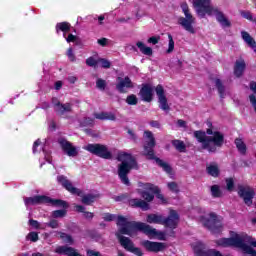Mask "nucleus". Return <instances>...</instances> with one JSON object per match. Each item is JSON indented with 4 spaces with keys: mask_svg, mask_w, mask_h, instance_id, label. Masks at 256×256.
<instances>
[{
    "mask_svg": "<svg viewBox=\"0 0 256 256\" xmlns=\"http://www.w3.org/2000/svg\"><path fill=\"white\" fill-rule=\"evenodd\" d=\"M107 41H108L107 38H100V39H98L97 43L101 47H106L107 46Z\"/></svg>",
    "mask_w": 256,
    "mask_h": 256,
    "instance_id": "60",
    "label": "nucleus"
},
{
    "mask_svg": "<svg viewBox=\"0 0 256 256\" xmlns=\"http://www.w3.org/2000/svg\"><path fill=\"white\" fill-rule=\"evenodd\" d=\"M193 5L200 19H205L206 15H216V20L222 27H231V21L218 8L211 6V0H193Z\"/></svg>",
    "mask_w": 256,
    "mask_h": 256,
    "instance_id": "3",
    "label": "nucleus"
},
{
    "mask_svg": "<svg viewBox=\"0 0 256 256\" xmlns=\"http://www.w3.org/2000/svg\"><path fill=\"white\" fill-rule=\"evenodd\" d=\"M116 225L121 227L119 229L121 235H131V233H135V231L147 234L155 233V230H152L150 225L143 222L128 221L127 218L121 215H118Z\"/></svg>",
    "mask_w": 256,
    "mask_h": 256,
    "instance_id": "5",
    "label": "nucleus"
},
{
    "mask_svg": "<svg viewBox=\"0 0 256 256\" xmlns=\"http://www.w3.org/2000/svg\"><path fill=\"white\" fill-rule=\"evenodd\" d=\"M58 143L62 151H64V153H66L68 157H77V155H79V151H77V148L73 146L71 142L67 141V139L61 138L58 140Z\"/></svg>",
    "mask_w": 256,
    "mask_h": 256,
    "instance_id": "18",
    "label": "nucleus"
},
{
    "mask_svg": "<svg viewBox=\"0 0 256 256\" xmlns=\"http://www.w3.org/2000/svg\"><path fill=\"white\" fill-rule=\"evenodd\" d=\"M98 63H101L102 69H111V62L105 58L98 59Z\"/></svg>",
    "mask_w": 256,
    "mask_h": 256,
    "instance_id": "43",
    "label": "nucleus"
},
{
    "mask_svg": "<svg viewBox=\"0 0 256 256\" xmlns=\"http://www.w3.org/2000/svg\"><path fill=\"white\" fill-rule=\"evenodd\" d=\"M74 211L76 213H82V217L86 219V221H91L93 217H95V213L87 211V208L83 205L75 204Z\"/></svg>",
    "mask_w": 256,
    "mask_h": 256,
    "instance_id": "23",
    "label": "nucleus"
},
{
    "mask_svg": "<svg viewBox=\"0 0 256 256\" xmlns=\"http://www.w3.org/2000/svg\"><path fill=\"white\" fill-rule=\"evenodd\" d=\"M136 46L140 50V53H142L143 55H147L148 57H151V55H153V48L145 46V43L138 41L136 43Z\"/></svg>",
    "mask_w": 256,
    "mask_h": 256,
    "instance_id": "32",
    "label": "nucleus"
},
{
    "mask_svg": "<svg viewBox=\"0 0 256 256\" xmlns=\"http://www.w3.org/2000/svg\"><path fill=\"white\" fill-rule=\"evenodd\" d=\"M118 83L116 84V89L120 93H127V89H133V81H131V78L129 76H126L124 78L118 77Z\"/></svg>",
    "mask_w": 256,
    "mask_h": 256,
    "instance_id": "20",
    "label": "nucleus"
},
{
    "mask_svg": "<svg viewBox=\"0 0 256 256\" xmlns=\"http://www.w3.org/2000/svg\"><path fill=\"white\" fill-rule=\"evenodd\" d=\"M51 103L54 107L56 115H58L59 117H63L65 113H71V111H73V105L71 103L63 104L61 103V101H59V98L57 97H52Z\"/></svg>",
    "mask_w": 256,
    "mask_h": 256,
    "instance_id": "16",
    "label": "nucleus"
},
{
    "mask_svg": "<svg viewBox=\"0 0 256 256\" xmlns=\"http://www.w3.org/2000/svg\"><path fill=\"white\" fill-rule=\"evenodd\" d=\"M177 125H178V127H183V128H185V127H187V122H186L185 120L179 119V120L177 121Z\"/></svg>",
    "mask_w": 256,
    "mask_h": 256,
    "instance_id": "62",
    "label": "nucleus"
},
{
    "mask_svg": "<svg viewBox=\"0 0 256 256\" xmlns=\"http://www.w3.org/2000/svg\"><path fill=\"white\" fill-rule=\"evenodd\" d=\"M155 93L158 97L159 109H161V111H164L165 113H169V111H171V106H169V102L167 100V95H165V88H163V85L158 84L155 87Z\"/></svg>",
    "mask_w": 256,
    "mask_h": 256,
    "instance_id": "15",
    "label": "nucleus"
},
{
    "mask_svg": "<svg viewBox=\"0 0 256 256\" xmlns=\"http://www.w3.org/2000/svg\"><path fill=\"white\" fill-rule=\"evenodd\" d=\"M126 103L127 105H137V103H139V99L137 98V95L130 94L126 97Z\"/></svg>",
    "mask_w": 256,
    "mask_h": 256,
    "instance_id": "39",
    "label": "nucleus"
},
{
    "mask_svg": "<svg viewBox=\"0 0 256 256\" xmlns=\"http://www.w3.org/2000/svg\"><path fill=\"white\" fill-rule=\"evenodd\" d=\"M67 216V209L63 208V209H60V210H54L52 212V217L54 219H63V217H66Z\"/></svg>",
    "mask_w": 256,
    "mask_h": 256,
    "instance_id": "36",
    "label": "nucleus"
},
{
    "mask_svg": "<svg viewBox=\"0 0 256 256\" xmlns=\"http://www.w3.org/2000/svg\"><path fill=\"white\" fill-rule=\"evenodd\" d=\"M181 9L185 15V17L181 16L178 18V25H181L183 29H185L188 33H191L192 35H195V28L193 25H195V17H193V14H191V11L189 10V5L182 4Z\"/></svg>",
    "mask_w": 256,
    "mask_h": 256,
    "instance_id": "7",
    "label": "nucleus"
},
{
    "mask_svg": "<svg viewBox=\"0 0 256 256\" xmlns=\"http://www.w3.org/2000/svg\"><path fill=\"white\" fill-rule=\"evenodd\" d=\"M84 149L85 151H88V153H91L96 157H100V159H106V160L113 159V153L109 151V148L105 144H101V143L88 144L85 146Z\"/></svg>",
    "mask_w": 256,
    "mask_h": 256,
    "instance_id": "9",
    "label": "nucleus"
},
{
    "mask_svg": "<svg viewBox=\"0 0 256 256\" xmlns=\"http://www.w3.org/2000/svg\"><path fill=\"white\" fill-rule=\"evenodd\" d=\"M117 239L119 240L120 245L128 251V253H133L136 256H143V251L139 247H135L133 241L129 237H125L121 234H116Z\"/></svg>",
    "mask_w": 256,
    "mask_h": 256,
    "instance_id": "13",
    "label": "nucleus"
},
{
    "mask_svg": "<svg viewBox=\"0 0 256 256\" xmlns=\"http://www.w3.org/2000/svg\"><path fill=\"white\" fill-rule=\"evenodd\" d=\"M94 123H95V119H93L91 117H86L83 119L81 125L83 127H93Z\"/></svg>",
    "mask_w": 256,
    "mask_h": 256,
    "instance_id": "42",
    "label": "nucleus"
},
{
    "mask_svg": "<svg viewBox=\"0 0 256 256\" xmlns=\"http://www.w3.org/2000/svg\"><path fill=\"white\" fill-rule=\"evenodd\" d=\"M171 144L176 149V151H179V153H187V146L182 140H172Z\"/></svg>",
    "mask_w": 256,
    "mask_h": 256,
    "instance_id": "33",
    "label": "nucleus"
},
{
    "mask_svg": "<svg viewBox=\"0 0 256 256\" xmlns=\"http://www.w3.org/2000/svg\"><path fill=\"white\" fill-rule=\"evenodd\" d=\"M39 145H41V140L38 139L34 142L33 144V153H37V147H39Z\"/></svg>",
    "mask_w": 256,
    "mask_h": 256,
    "instance_id": "61",
    "label": "nucleus"
},
{
    "mask_svg": "<svg viewBox=\"0 0 256 256\" xmlns=\"http://www.w3.org/2000/svg\"><path fill=\"white\" fill-rule=\"evenodd\" d=\"M95 119H99L100 121H115L117 117L113 113L109 112H101L94 114Z\"/></svg>",
    "mask_w": 256,
    "mask_h": 256,
    "instance_id": "27",
    "label": "nucleus"
},
{
    "mask_svg": "<svg viewBox=\"0 0 256 256\" xmlns=\"http://www.w3.org/2000/svg\"><path fill=\"white\" fill-rule=\"evenodd\" d=\"M237 189L238 197H240V199H243V202L245 203V205H247V207H251V205H253V199H255V189H253L249 185L242 184H238Z\"/></svg>",
    "mask_w": 256,
    "mask_h": 256,
    "instance_id": "11",
    "label": "nucleus"
},
{
    "mask_svg": "<svg viewBox=\"0 0 256 256\" xmlns=\"http://www.w3.org/2000/svg\"><path fill=\"white\" fill-rule=\"evenodd\" d=\"M139 95L145 103H151L153 101V86L151 84H142Z\"/></svg>",
    "mask_w": 256,
    "mask_h": 256,
    "instance_id": "19",
    "label": "nucleus"
},
{
    "mask_svg": "<svg viewBox=\"0 0 256 256\" xmlns=\"http://www.w3.org/2000/svg\"><path fill=\"white\" fill-rule=\"evenodd\" d=\"M251 247H256V240L255 238H250V241H249Z\"/></svg>",
    "mask_w": 256,
    "mask_h": 256,
    "instance_id": "64",
    "label": "nucleus"
},
{
    "mask_svg": "<svg viewBox=\"0 0 256 256\" xmlns=\"http://www.w3.org/2000/svg\"><path fill=\"white\" fill-rule=\"evenodd\" d=\"M245 69H247V64H245V60H237L234 65V75L235 77H243V73H245Z\"/></svg>",
    "mask_w": 256,
    "mask_h": 256,
    "instance_id": "25",
    "label": "nucleus"
},
{
    "mask_svg": "<svg viewBox=\"0 0 256 256\" xmlns=\"http://www.w3.org/2000/svg\"><path fill=\"white\" fill-rule=\"evenodd\" d=\"M163 215L158 214H148L146 217L147 223L155 224V225H163Z\"/></svg>",
    "mask_w": 256,
    "mask_h": 256,
    "instance_id": "29",
    "label": "nucleus"
},
{
    "mask_svg": "<svg viewBox=\"0 0 256 256\" xmlns=\"http://www.w3.org/2000/svg\"><path fill=\"white\" fill-rule=\"evenodd\" d=\"M210 191H211V195H212V197H214V199L223 197V192L221 191V188L217 184L212 185L210 188Z\"/></svg>",
    "mask_w": 256,
    "mask_h": 256,
    "instance_id": "35",
    "label": "nucleus"
},
{
    "mask_svg": "<svg viewBox=\"0 0 256 256\" xmlns=\"http://www.w3.org/2000/svg\"><path fill=\"white\" fill-rule=\"evenodd\" d=\"M96 87L100 91H105V89L107 88V81H105L104 79L98 78L96 80Z\"/></svg>",
    "mask_w": 256,
    "mask_h": 256,
    "instance_id": "41",
    "label": "nucleus"
},
{
    "mask_svg": "<svg viewBox=\"0 0 256 256\" xmlns=\"http://www.w3.org/2000/svg\"><path fill=\"white\" fill-rule=\"evenodd\" d=\"M67 43H75L77 41V36L73 34H69L68 37L66 38Z\"/></svg>",
    "mask_w": 256,
    "mask_h": 256,
    "instance_id": "58",
    "label": "nucleus"
},
{
    "mask_svg": "<svg viewBox=\"0 0 256 256\" xmlns=\"http://www.w3.org/2000/svg\"><path fill=\"white\" fill-rule=\"evenodd\" d=\"M98 64L99 60H96L93 56L86 59V65H88V67H97Z\"/></svg>",
    "mask_w": 256,
    "mask_h": 256,
    "instance_id": "45",
    "label": "nucleus"
},
{
    "mask_svg": "<svg viewBox=\"0 0 256 256\" xmlns=\"http://www.w3.org/2000/svg\"><path fill=\"white\" fill-rule=\"evenodd\" d=\"M179 219V213H177L175 210H170L168 217L163 218L162 225L172 229L170 232V237H175V231H173V229H177L179 225Z\"/></svg>",
    "mask_w": 256,
    "mask_h": 256,
    "instance_id": "14",
    "label": "nucleus"
},
{
    "mask_svg": "<svg viewBox=\"0 0 256 256\" xmlns=\"http://www.w3.org/2000/svg\"><path fill=\"white\" fill-rule=\"evenodd\" d=\"M103 219L107 222L115 221V214L105 213Z\"/></svg>",
    "mask_w": 256,
    "mask_h": 256,
    "instance_id": "53",
    "label": "nucleus"
},
{
    "mask_svg": "<svg viewBox=\"0 0 256 256\" xmlns=\"http://www.w3.org/2000/svg\"><path fill=\"white\" fill-rule=\"evenodd\" d=\"M46 225H47V227H50V229H58L59 228V221H57L56 219H52Z\"/></svg>",
    "mask_w": 256,
    "mask_h": 256,
    "instance_id": "51",
    "label": "nucleus"
},
{
    "mask_svg": "<svg viewBox=\"0 0 256 256\" xmlns=\"http://www.w3.org/2000/svg\"><path fill=\"white\" fill-rule=\"evenodd\" d=\"M168 49L166 50V53H173L175 51V41L173 40V36L171 34H168Z\"/></svg>",
    "mask_w": 256,
    "mask_h": 256,
    "instance_id": "40",
    "label": "nucleus"
},
{
    "mask_svg": "<svg viewBox=\"0 0 256 256\" xmlns=\"http://www.w3.org/2000/svg\"><path fill=\"white\" fill-rule=\"evenodd\" d=\"M140 195L142 199L133 198L128 201L130 207H133L134 209H142V211H149V203L155 199V194L150 193L148 191H141Z\"/></svg>",
    "mask_w": 256,
    "mask_h": 256,
    "instance_id": "8",
    "label": "nucleus"
},
{
    "mask_svg": "<svg viewBox=\"0 0 256 256\" xmlns=\"http://www.w3.org/2000/svg\"><path fill=\"white\" fill-rule=\"evenodd\" d=\"M127 133H128V135H130L132 141L137 142V134H135V132H133V130L128 129Z\"/></svg>",
    "mask_w": 256,
    "mask_h": 256,
    "instance_id": "59",
    "label": "nucleus"
},
{
    "mask_svg": "<svg viewBox=\"0 0 256 256\" xmlns=\"http://www.w3.org/2000/svg\"><path fill=\"white\" fill-rule=\"evenodd\" d=\"M145 188L148 189V191H152L153 194L159 193V188L151 183H146Z\"/></svg>",
    "mask_w": 256,
    "mask_h": 256,
    "instance_id": "50",
    "label": "nucleus"
},
{
    "mask_svg": "<svg viewBox=\"0 0 256 256\" xmlns=\"http://www.w3.org/2000/svg\"><path fill=\"white\" fill-rule=\"evenodd\" d=\"M234 143L236 145V148L238 149V152L240 155H247V144L243 141L241 138H236L234 140Z\"/></svg>",
    "mask_w": 256,
    "mask_h": 256,
    "instance_id": "31",
    "label": "nucleus"
},
{
    "mask_svg": "<svg viewBox=\"0 0 256 256\" xmlns=\"http://www.w3.org/2000/svg\"><path fill=\"white\" fill-rule=\"evenodd\" d=\"M226 189L227 191H233V189H235V181L233 178L226 179Z\"/></svg>",
    "mask_w": 256,
    "mask_h": 256,
    "instance_id": "47",
    "label": "nucleus"
},
{
    "mask_svg": "<svg viewBox=\"0 0 256 256\" xmlns=\"http://www.w3.org/2000/svg\"><path fill=\"white\" fill-rule=\"evenodd\" d=\"M151 230H152V231H155V233H152V234L144 233V235H148V236H150V237H158V239H159L160 241H165V233L159 232V231H157V229H155V228H153V227H151Z\"/></svg>",
    "mask_w": 256,
    "mask_h": 256,
    "instance_id": "37",
    "label": "nucleus"
},
{
    "mask_svg": "<svg viewBox=\"0 0 256 256\" xmlns=\"http://www.w3.org/2000/svg\"><path fill=\"white\" fill-rule=\"evenodd\" d=\"M168 189L172 191V193H179V185L177 182L168 183Z\"/></svg>",
    "mask_w": 256,
    "mask_h": 256,
    "instance_id": "48",
    "label": "nucleus"
},
{
    "mask_svg": "<svg viewBox=\"0 0 256 256\" xmlns=\"http://www.w3.org/2000/svg\"><path fill=\"white\" fill-rule=\"evenodd\" d=\"M206 173H208L210 177L217 178L219 175H221V170L219 169V165L217 163H213L206 167Z\"/></svg>",
    "mask_w": 256,
    "mask_h": 256,
    "instance_id": "28",
    "label": "nucleus"
},
{
    "mask_svg": "<svg viewBox=\"0 0 256 256\" xmlns=\"http://www.w3.org/2000/svg\"><path fill=\"white\" fill-rule=\"evenodd\" d=\"M208 129L196 130L193 132L194 138L198 143H201L202 149L208 151V153H217V149H221L225 143V135L219 131L213 132V123L207 122Z\"/></svg>",
    "mask_w": 256,
    "mask_h": 256,
    "instance_id": "1",
    "label": "nucleus"
},
{
    "mask_svg": "<svg viewBox=\"0 0 256 256\" xmlns=\"http://www.w3.org/2000/svg\"><path fill=\"white\" fill-rule=\"evenodd\" d=\"M46 199V195H36L34 197L24 198V203L26 207H29V205H46Z\"/></svg>",
    "mask_w": 256,
    "mask_h": 256,
    "instance_id": "21",
    "label": "nucleus"
},
{
    "mask_svg": "<svg viewBox=\"0 0 256 256\" xmlns=\"http://www.w3.org/2000/svg\"><path fill=\"white\" fill-rule=\"evenodd\" d=\"M117 161H121L118 165V177L123 185L129 187L131 185V181H129V174L131 173V170H139L137 158L127 152H122L118 154Z\"/></svg>",
    "mask_w": 256,
    "mask_h": 256,
    "instance_id": "4",
    "label": "nucleus"
},
{
    "mask_svg": "<svg viewBox=\"0 0 256 256\" xmlns=\"http://www.w3.org/2000/svg\"><path fill=\"white\" fill-rule=\"evenodd\" d=\"M150 127H154V129H161V123L157 120L150 121Z\"/></svg>",
    "mask_w": 256,
    "mask_h": 256,
    "instance_id": "56",
    "label": "nucleus"
},
{
    "mask_svg": "<svg viewBox=\"0 0 256 256\" xmlns=\"http://www.w3.org/2000/svg\"><path fill=\"white\" fill-rule=\"evenodd\" d=\"M61 87H63V82H61V81L55 82V89H56V91H60Z\"/></svg>",
    "mask_w": 256,
    "mask_h": 256,
    "instance_id": "63",
    "label": "nucleus"
},
{
    "mask_svg": "<svg viewBox=\"0 0 256 256\" xmlns=\"http://www.w3.org/2000/svg\"><path fill=\"white\" fill-rule=\"evenodd\" d=\"M160 40V36H152L148 39V43H152V45H157V43H159Z\"/></svg>",
    "mask_w": 256,
    "mask_h": 256,
    "instance_id": "54",
    "label": "nucleus"
},
{
    "mask_svg": "<svg viewBox=\"0 0 256 256\" xmlns=\"http://www.w3.org/2000/svg\"><path fill=\"white\" fill-rule=\"evenodd\" d=\"M66 55L71 63H75L77 61V57L75 56V53H73V48H68Z\"/></svg>",
    "mask_w": 256,
    "mask_h": 256,
    "instance_id": "46",
    "label": "nucleus"
},
{
    "mask_svg": "<svg viewBox=\"0 0 256 256\" xmlns=\"http://www.w3.org/2000/svg\"><path fill=\"white\" fill-rule=\"evenodd\" d=\"M242 39L247 43L248 47H251L253 49L254 53H256V41L255 39L252 38L251 34L247 31H242L241 32Z\"/></svg>",
    "mask_w": 256,
    "mask_h": 256,
    "instance_id": "26",
    "label": "nucleus"
},
{
    "mask_svg": "<svg viewBox=\"0 0 256 256\" xmlns=\"http://www.w3.org/2000/svg\"><path fill=\"white\" fill-rule=\"evenodd\" d=\"M46 205H51L52 207H61L62 209H69V203L61 199H53L46 196Z\"/></svg>",
    "mask_w": 256,
    "mask_h": 256,
    "instance_id": "24",
    "label": "nucleus"
},
{
    "mask_svg": "<svg viewBox=\"0 0 256 256\" xmlns=\"http://www.w3.org/2000/svg\"><path fill=\"white\" fill-rule=\"evenodd\" d=\"M60 239L64 240V243H69V245H73V236L69 235L65 232H59Z\"/></svg>",
    "mask_w": 256,
    "mask_h": 256,
    "instance_id": "38",
    "label": "nucleus"
},
{
    "mask_svg": "<svg viewBox=\"0 0 256 256\" xmlns=\"http://www.w3.org/2000/svg\"><path fill=\"white\" fill-rule=\"evenodd\" d=\"M202 223L208 231H211L213 235H217L221 233L223 229V224L221 223V219L214 212L209 214V218H202Z\"/></svg>",
    "mask_w": 256,
    "mask_h": 256,
    "instance_id": "10",
    "label": "nucleus"
},
{
    "mask_svg": "<svg viewBox=\"0 0 256 256\" xmlns=\"http://www.w3.org/2000/svg\"><path fill=\"white\" fill-rule=\"evenodd\" d=\"M57 182L72 195H77L78 197H81V203H83V205H93V203H95V201H97V198L99 197V195L97 194L83 195V191L74 187L73 183H71L65 175L57 176Z\"/></svg>",
    "mask_w": 256,
    "mask_h": 256,
    "instance_id": "6",
    "label": "nucleus"
},
{
    "mask_svg": "<svg viewBox=\"0 0 256 256\" xmlns=\"http://www.w3.org/2000/svg\"><path fill=\"white\" fill-rule=\"evenodd\" d=\"M144 144H143V155L149 161H155L156 165L160 167L165 173L171 175L173 173V168L169 163L163 161L161 158L155 156V147L157 146V140H155V136L153 132L149 130L144 131Z\"/></svg>",
    "mask_w": 256,
    "mask_h": 256,
    "instance_id": "2",
    "label": "nucleus"
},
{
    "mask_svg": "<svg viewBox=\"0 0 256 256\" xmlns=\"http://www.w3.org/2000/svg\"><path fill=\"white\" fill-rule=\"evenodd\" d=\"M29 225H30V227H33L34 229H39V227H41V225L39 224V221L34 220V219L29 220Z\"/></svg>",
    "mask_w": 256,
    "mask_h": 256,
    "instance_id": "55",
    "label": "nucleus"
},
{
    "mask_svg": "<svg viewBox=\"0 0 256 256\" xmlns=\"http://www.w3.org/2000/svg\"><path fill=\"white\" fill-rule=\"evenodd\" d=\"M55 253L58 255H66V256H83L79 252L75 250V248L70 246H58L55 249Z\"/></svg>",
    "mask_w": 256,
    "mask_h": 256,
    "instance_id": "22",
    "label": "nucleus"
},
{
    "mask_svg": "<svg viewBox=\"0 0 256 256\" xmlns=\"http://www.w3.org/2000/svg\"><path fill=\"white\" fill-rule=\"evenodd\" d=\"M241 17H243L244 19H247L248 21H252L253 22V14L251 13V11L249 10H243L240 12Z\"/></svg>",
    "mask_w": 256,
    "mask_h": 256,
    "instance_id": "44",
    "label": "nucleus"
},
{
    "mask_svg": "<svg viewBox=\"0 0 256 256\" xmlns=\"http://www.w3.org/2000/svg\"><path fill=\"white\" fill-rule=\"evenodd\" d=\"M215 85L218 90L220 99H225V85H223V82L221 81V79L217 78L215 80Z\"/></svg>",
    "mask_w": 256,
    "mask_h": 256,
    "instance_id": "34",
    "label": "nucleus"
},
{
    "mask_svg": "<svg viewBox=\"0 0 256 256\" xmlns=\"http://www.w3.org/2000/svg\"><path fill=\"white\" fill-rule=\"evenodd\" d=\"M27 238L32 241V243H37V241H39V234L37 232H30Z\"/></svg>",
    "mask_w": 256,
    "mask_h": 256,
    "instance_id": "49",
    "label": "nucleus"
},
{
    "mask_svg": "<svg viewBox=\"0 0 256 256\" xmlns=\"http://www.w3.org/2000/svg\"><path fill=\"white\" fill-rule=\"evenodd\" d=\"M141 245L143 248H145V251L148 253H161L165 249H167V244L163 242H153L150 240H144L141 242Z\"/></svg>",
    "mask_w": 256,
    "mask_h": 256,
    "instance_id": "17",
    "label": "nucleus"
},
{
    "mask_svg": "<svg viewBox=\"0 0 256 256\" xmlns=\"http://www.w3.org/2000/svg\"><path fill=\"white\" fill-rule=\"evenodd\" d=\"M154 195H156L157 199L162 201V203H167V199H165V196L161 193V189L158 188V192H154Z\"/></svg>",
    "mask_w": 256,
    "mask_h": 256,
    "instance_id": "52",
    "label": "nucleus"
},
{
    "mask_svg": "<svg viewBox=\"0 0 256 256\" xmlns=\"http://www.w3.org/2000/svg\"><path fill=\"white\" fill-rule=\"evenodd\" d=\"M195 256H223V253L217 249L207 248V244L198 241L193 246Z\"/></svg>",
    "mask_w": 256,
    "mask_h": 256,
    "instance_id": "12",
    "label": "nucleus"
},
{
    "mask_svg": "<svg viewBox=\"0 0 256 256\" xmlns=\"http://www.w3.org/2000/svg\"><path fill=\"white\" fill-rule=\"evenodd\" d=\"M87 256H103V254L99 251L87 250Z\"/></svg>",
    "mask_w": 256,
    "mask_h": 256,
    "instance_id": "57",
    "label": "nucleus"
},
{
    "mask_svg": "<svg viewBox=\"0 0 256 256\" xmlns=\"http://www.w3.org/2000/svg\"><path fill=\"white\" fill-rule=\"evenodd\" d=\"M56 33H60L62 31L63 36L65 37V33H69L71 31V23L69 22H59L56 24Z\"/></svg>",
    "mask_w": 256,
    "mask_h": 256,
    "instance_id": "30",
    "label": "nucleus"
}]
</instances>
